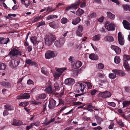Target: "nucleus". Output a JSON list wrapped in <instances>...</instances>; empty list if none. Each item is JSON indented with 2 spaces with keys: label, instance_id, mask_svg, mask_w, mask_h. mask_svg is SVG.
I'll use <instances>...</instances> for the list:
<instances>
[{
  "label": "nucleus",
  "instance_id": "obj_32",
  "mask_svg": "<svg viewBox=\"0 0 130 130\" xmlns=\"http://www.w3.org/2000/svg\"><path fill=\"white\" fill-rule=\"evenodd\" d=\"M58 18V16L55 15H48L47 17L46 20H49L53 19H56Z\"/></svg>",
  "mask_w": 130,
  "mask_h": 130
},
{
  "label": "nucleus",
  "instance_id": "obj_15",
  "mask_svg": "<svg viewBox=\"0 0 130 130\" xmlns=\"http://www.w3.org/2000/svg\"><path fill=\"white\" fill-rule=\"evenodd\" d=\"M83 30V28L82 26L80 25H79L77 30L76 31V33L77 35L80 37H82V32Z\"/></svg>",
  "mask_w": 130,
  "mask_h": 130
},
{
  "label": "nucleus",
  "instance_id": "obj_28",
  "mask_svg": "<svg viewBox=\"0 0 130 130\" xmlns=\"http://www.w3.org/2000/svg\"><path fill=\"white\" fill-rule=\"evenodd\" d=\"M107 14L108 17L111 19H113L115 18V15L110 12H108L107 13Z\"/></svg>",
  "mask_w": 130,
  "mask_h": 130
},
{
  "label": "nucleus",
  "instance_id": "obj_4",
  "mask_svg": "<svg viewBox=\"0 0 130 130\" xmlns=\"http://www.w3.org/2000/svg\"><path fill=\"white\" fill-rule=\"evenodd\" d=\"M20 60H12L9 63V65L12 69L16 68L19 64Z\"/></svg>",
  "mask_w": 130,
  "mask_h": 130
},
{
  "label": "nucleus",
  "instance_id": "obj_58",
  "mask_svg": "<svg viewBox=\"0 0 130 130\" xmlns=\"http://www.w3.org/2000/svg\"><path fill=\"white\" fill-rule=\"evenodd\" d=\"M114 126V124L113 122H111L110 123V125L108 126V128L110 129H112Z\"/></svg>",
  "mask_w": 130,
  "mask_h": 130
},
{
  "label": "nucleus",
  "instance_id": "obj_40",
  "mask_svg": "<svg viewBox=\"0 0 130 130\" xmlns=\"http://www.w3.org/2000/svg\"><path fill=\"white\" fill-rule=\"evenodd\" d=\"M119 43L121 45H123L124 43V39L122 38L118 39Z\"/></svg>",
  "mask_w": 130,
  "mask_h": 130
},
{
  "label": "nucleus",
  "instance_id": "obj_13",
  "mask_svg": "<svg viewBox=\"0 0 130 130\" xmlns=\"http://www.w3.org/2000/svg\"><path fill=\"white\" fill-rule=\"evenodd\" d=\"M11 124L14 126H20L23 124V123L20 120H17L16 119H13Z\"/></svg>",
  "mask_w": 130,
  "mask_h": 130
},
{
  "label": "nucleus",
  "instance_id": "obj_16",
  "mask_svg": "<svg viewBox=\"0 0 130 130\" xmlns=\"http://www.w3.org/2000/svg\"><path fill=\"white\" fill-rule=\"evenodd\" d=\"M111 48L117 54H119L121 53V49L119 47L114 45H112L111 46Z\"/></svg>",
  "mask_w": 130,
  "mask_h": 130
},
{
  "label": "nucleus",
  "instance_id": "obj_62",
  "mask_svg": "<svg viewBox=\"0 0 130 130\" xmlns=\"http://www.w3.org/2000/svg\"><path fill=\"white\" fill-rule=\"evenodd\" d=\"M27 83L29 85L30 84H34L33 82L30 79L28 80Z\"/></svg>",
  "mask_w": 130,
  "mask_h": 130
},
{
  "label": "nucleus",
  "instance_id": "obj_47",
  "mask_svg": "<svg viewBox=\"0 0 130 130\" xmlns=\"http://www.w3.org/2000/svg\"><path fill=\"white\" fill-rule=\"evenodd\" d=\"M117 123L120 127H123L124 126L123 122L121 120L117 121Z\"/></svg>",
  "mask_w": 130,
  "mask_h": 130
},
{
  "label": "nucleus",
  "instance_id": "obj_45",
  "mask_svg": "<svg viewBox=\"0 0 130 130\" xmlns=\"http://www.w3.org/2000/svg\"><path fill=\"white\" fill-rule=\"evenodd\" d=\"M45 24V22L44 21H41L37 24V27H39L41 26L44 25Z\"/></svg>",
  "mask_w": 130,
  "mask_h": 130
},
{
  "label": "nucleus",
  "instance_id": "obj_64",
  "mask_svg": "<svg viewBox=\"0 0 130 130\" xmlns=\"http://www.w3.org/2000/svg\"><path fill=\"white\" fill-rule=\"evenodd\" d=\"M9 114V112L7 110H4L3 112V115L4 116L7 115Z\"/></svg>",
  "mask_w": 130,
  "mask_h": 130
},
{
  "label": "nucleus",
  "instance_id": "obj_7",
  "mask_svg": "<svg viewBox=\"0 0 130 130\" xmlns=\"http://www.w3.org/2000/svg\"><path fill=\"white\" fill-rule=\"evenodd\" d=\"M80 2V0H78L75 3L71 4L70 6L67 7L66 10H69L72 9H77Z\"/></svg>",
  "mask_w": 130,
  "mask_h": 130
},
{
  "label": "nucleus",
  "instance_id": "obj_50",
  "mask_svg": "<svg viewBox=\"0 0 130 130\" xmlns=\"http://www.w3.org/2000/svg\"><path fill=\"white\" fill-rule=\"evenodd\" d=\"M29 103L28 102H21L19 104L20 106H22L23 107H26L27 106Z\"/></svg>",
  "mask_w": 130,
  "mask_h": 130
},
{
  "label": "nucleus",
  "instance_id": "obj_24",
  "mask_svg": "<svg viewBox=\"0 0 130 130\" xmlns=\"http://www.w3.org/2000/svg\"><path fill=\"white\" fill-rule=\"evenodd\" d=\"M89 58L93 60H96L98 59V57L96 55L92 53L89 55Z\"/></svg>",
  "mask_w": 130,
  "mask_h": 130
},
{
  "label": "nucleus",
  "instance_id": "obj_52",
  "mask_svg": "<svg viewBox=\"0 0 130 130\" xmlns=\"http://www.w3.org/2000/svg\"><path fill=\"white\" fill-rule=\"evenodd\" d=\"M67 107L64 106L63 107H62L60 110H58V111L57 112L56 115H58L60 114V113L62 111L64 110Z\"/></svg>",
  "mask_w": 130,
  "mask_h": 130
},
{
  "label": "nucleus",
  "instance_id": "obj_31",
  "mask_svg": "<svg viewBox=\"0 0 130 130\" xmlns=\"http://www.w3.org/2000/svg\"><path fill=\"white\" fill-rule=\"evenodd\" d=\"M122 6L125 11H130V6L127 5H123Z\"/></svg>",
  "mask_w": 130,
  "mask_h": 130
},
{
  "label": "nucleus",
  "instance_id": "obj_55",
  "mask_svg": "<svg viewBox=\"0 0 130 130\" xmlns=\"http://www.w3.org/2000/svg\"><path fill=\"white\" fill-rule=\"evenodd\" d=\"M46 90L50 93H51L52 92V88L51 86H49L48 87L46 88Z\"/></svg>",
  "mask_w": 130,
  "mask_h": 130
},
{
  "label": "nucleus",
  "instance_id": "obj_27",
  "mask_svg": "<svg viewBox=\"0 0 130 130\" xmlns=\"http://www.w3.org/2000/svg\"><path fill=\"white\" fill-rule=\"evenodd\" d=\"M112 73H110L109 75V78L113 79H115L117 77V74L115 72H113L112 70Z\"/></svg>",
  "mask_w": 130,
  "mask_h": 130
},
{
  "label": "nucleus",
  "instance_id": "obj_37",
  "mask_svg": "<svg viewBox=\"0 0 130 130\" xmlns=\"http://www.w3.org/2000/svg\"><path fill=\"white\" fill-rule=\"evenodd\" d=\"M46 97V95L45 94H42L39 95L38 97V100H42L44 99Z\"/></svg>",
  "mask_w": 130,
  "mask_h": 130
},
{
  "label": "nucleus",
  "instance_id": "obj_39",
  "mask_svg": "<svg viewBox=\"0 0 130 130\" xmlns=\"http://www.w3.org/2000/svg\"><path fill=\"white\" fill-rule=\"evenodd\" d=\"M73 72V75L74 76H77L78 73L79 72V71L78 70H72Z\"/></svg>",
  "mask_w": 130,
  "mask_h": 130
},
{
  "label": "nucleus",
  "instance_id": "obj_23",
  "mask_svg": "<svg viewBox=\"0 0 130 130\" xmlns=\"http://www.w3.org/2000/svg\"><path fill=\"white\" fill-rule=\"evenodd\" d=\"M123 63H125L126 62H127L130 60V56L124 54L123 56Z\"/></svg>",
  "mask_w": 130,
  "mask_h": 130
},
{
  "label": "nucleus",
  "instance_id": "obj_26",
  "mask_svg": "<svg viewBox=\"0 0 130 130\" xmlns=\"http://www.w3.org/2000/svg\"><path fill=\"white\" fill-rule=\"evenodd\" d=\"M80 20L81 19L80 18L77 17L73 20L72 23L74 25H75L78 24L80 22Z\"/></svg>",
  "mask_w": 130,
  "mask_h": 130
},
{
  "label": "nucleus",
  "instance_id": "obj_36",
  "mask_svg": "<svg viewBox=\"0 0 130 130\" xmlns=\"http://www.w3.org/2000/svg\"><path fill=\"white\" fill-rule=\"evenodd\" d=\"M123 107H126L130 104V101H124L122 103Z\"/></svg>",
  "mask_w": 130,
  "mask_h": 130
},
{
  "label": "nucleus",
  "instance_id": "obj_29",
  "mask_svg": "<svg viewBox=\"0 0 130 130\" xmlns=\"http://www.w3.org/2000/svg\"><path fill=\"white\" fill-rule=\"evenodd\" d=\"M4 107L6 109H8L9 110H13L14 109L13 107L8 104H6L5 105Z\"/></svg>",
  "mask_w": 130,
  "mask_h": 130
},
{
  "label": "nucleus",
  "instance_id": "obj_18",
  "mask_svg": "<svg viewBox=\"0 0 130 130\" xmlns=\"http://www.w3.org/2000/svg\"><path fill=\"white\" fill-rule=\"evenodd\" d=\"M122 23L124 28L129 30H130V24L125 20H123Z\"/></svg>",
  "mask_w": 130,
  "mask_h": 130
},
{
  "label": "nucleus",
  "instance_id": "obj_51",
  "mask_svg": "<svg viewBox=\"0 0 130 130\" xmlns=\"http://www.w3.org/2000/svg\"><path fill=\"white\" fill-rule=\"evenodd\" d=\"M95 119L98 121V123L101 124V122L103 121L102 119L99 117L97 116L95 117Z\"/></svg>",
  "mask_w": 130,
  "mask_h": 130
},
{
  "label": "nucleus",
  "instance_id": "obj_43",
  "mask_svg": "<svg viewBox=\"0 0 130 130\" xmlns=\"http://www.w3.org/2000/svg\"><path fill=\"white\" fill-rule=\"evenodd\" d=\"M31 124V125H32V126H33L34 125H35L37 127H38L40 125V122L39 121H37L36 122H34Z\"/></svg>",
  "mask_w": 130,
  "mask_h": 130
},
{
  "label": "nucleus",
  "instance_id": "obj_8",
  "mask_svg": "<svg viewBox=\"0 0 130 130\" xmlns=\"http://www.w3.org/2000/svg\"><path fill=\"white\" fill-rule=\"evenodd\" d=\"M86 85L85 84L82 83H81L76 89L75 91V92L76 93H79L80 92V90L82 92H83L84 91V90L86 88Z\"/></svg>",
  "mask_w": 130,
  "mask_h": 130
},
{
  "label": "nucleus",
  "instance_id": "obj_63",
  "mask_svg": "<svg viewBox=\"0 0 130 130\" xmlns=\"http://www.w3.org/2000/svg\"><path fill=\"white\" fill-rule=\"evenodd\" d=\"M96 91V90L95 89H94L93 90L91 91L90 93L91 95L92 96L95 95Z\"/></svg>",
  "mask_w": 130,
  "mask_h": 130
},
{
  "label": "nucleus",
  "instance_id": "obj_54",
  "mask_svg": "<svg viewBox=\"0 0 130 130\" xmlns=\"http://www.w3.org/2000/svg\"><path fill=\"white\" fill-rule=\"evenodd\" d=\"M104 67V64L101 63H100L98 64V68L100 69H103Z\"/></svg>",
  "mask_w": 130,
  "mask_h": 130
},
{
  "label": "nucleus",
  "instance_id": "obj_57",
  "mask_svg": "<svg viewBox=\"0 0 130 130\" xmlns=\"http://www.w3.org/2000/svg\"><path fill=\"white\" fill-rule=\"evenodd\" d=\"M96 16V14L94 12H93L90 15H89V17L90 18H93Z\"/></svg>",
  "mask_w": 130,
  "mask_h": 130
},
{
  "label": "nucleus",
  "instance_id": "obj_30",
  "mask_svg": "<svg viewBox=\"0 0 130 130\" xmlns=\"http://www.w3.org/2000/svg\"><path fill=\"white\" fill-rule=\"evenodd\" d=\"M37 37H30V39L31 41L32 42L34 45L36 44L37 42Z\"/></svg>",
  "mask_w": 130,
  "mask_h": 130
},
{
  "label": "nucleus",
  "instance_id": "obj_53",
  "mask_svg": "<svg viewBox=\"0 0 130 130\" xmlns=\"http://www.w3.org/2000/svg\"><path fill=\"white\" fill-rule=\"evenodd\" d=\"M107 104L108 105H109L110 106H111L112 107H115L116 106V104L113 102H107Z\"/></svg>",
  "mask_w": 130,
  "mask_h": 130
},
{
  "label": "nucleus",
  "instance_id": "obj_46",
  "mask_svg": "<svg viewBox=\"0 0 130 130\" xmlns=\"http://www.w3.org/2000/svg\"><path fill=\"white\" fill-rule=\"evenodd\" d=\"M53 8L50 7V6H48V7L47 8V9H46V11H48V12H51L54 11H55L56 10V8H54L53 9H52Z\"/></svg>",
  "mask_w": 130,
  "mask_h": 130
},
{
  "label": "nucleus",
  "instance_id": "obj_1",
  "mask_svg": "<svg viewBox=\"0 0 130 130\" xmlns=\"http://www.w3.org/2000/svg\"><path fill=\"white\" fill-rule=\"evenodd\" d=\"M56 39L55 36L52 33H50L47 36V38L45 40V43L47 45H50L52 44Z\"/></svg>",
  "mask_w": 130,
  "mask_h": 130
},
{
  "label": "nucleus",
  "instance_id": "obj_41",
  "mask_svg": "<svg viewBox=\"0 0 130 130\" xmlns=\"http://www.w3.org/2000/svg\"><path fill=\"white\" fill-rule=\"evenodd\" d=\"M101 36L100 35H96L93 37V39L94 40H98L100 39Z\"/></svg>",
  "mask_w": 130,
  "mask_h": 130
},
{
  "label": "nucleus",
  "instance_id": "obj_60",
  "mask_svg": "<svg viewBox=\"0 0 130 130\" xmlns=\"http://www.w3.org/2000/svg\"><path fill=\"white\" fill-rule=\"evenodd\" d=\"M124 89L126 92H129L130 91V87L125 86L124 87Z\"/></svg>",
  "mask_w": 130,
  "mask_h": 130
},
{
  "label": "nucleus",
  "instance_id": "obj_17",
  "mask_svg": "<svg viewBox=\"0 0 130 130\" xmlns=\"http://www.w3.org/2000/svg\"><path fill=\"white\" fill-rule=\"evenodd\" d=\"M112 71L113 72H115L117 75H119L120 76H122L125 75V72L122 71L117 69H113Z\"/></svg>",
  "mask_w": 130,
  "mask_h": 130
},
{
  "label": "nucleus",
  "instance_id": "obj_10",
  "mask_svg": "<svg viewBox=\"0 0 130 130\" xmlns=\"http://www.w3.org/2000/svg\"><path fill=\"white\" fill-rule=\"evenodd\" d=\"M74 83V79L71 78H67L64 81V83L66 85L70 86H72Z\"/></svg>",
  "mask_w": 130,
  "mask_h": 130
},
{
  "label": "nucleus",
  "instance_id": "obj_35",
  "mask_svg": "<svg viewBox=\"0 0 130 130\" xmlns=\"http://www.w3.org/2000/svg\"><path fill=\"white\" fill-rule=\"evenodd\" d=\"M84 12V11L82 9H79L76 11V14L77 15L79 16L82 15Z\"/></svg>",
  "mask_w": 130,
  "mask_h": 130
},
{
  "label": "nucleus",
  "instance_id": "obj_49",
  "mask_svg": "<svg viewBox=\"0 0 130 130\" xmlns=\"http://www.w3.org/2000/svg\"><path fill=\"white\" fill-rule=\"evenodd\" d=\"M104 74L99 73H97L96 76L99 78H104Z\"/></svg>",
  "mask_w": 130,
  "mask_h": 130
},
{
  "label": "nucleus",
  "instance_id": "obj_61",
  "mask_svg": "<svg viewBox=\"0 0 130 130\" xmlns=\"http://www.w3.org/2000/svg\"><path fill=\"white\" fill-rule=\"evenodd\" d=\"M31 60L30 59H26L25 60V63L29 65H30Z\"/></svg>",
  "mask_w": 130,
  "mask_h": 130
},
{
  "label": "nucleus",
  "instance_id": "obj_5",
  "mask_svg": "<svg viewBox=\"0 0 130 130\" xmlns=\"http://www.w3.org/2000/svg\"><path fill=\"white\" fill-rule=\"evenodd\" d=\"M65 41L64 38H61L57 41H55L54 44L57 47H60L63 45Z\"/></svg>",
  "mask_w": 130,
  "mask_h": 130
},
{
  "label": "nucleus",
  "instance_id": "obj_9",
  "mask_svg": "<svg viewBox=\"0 0 130 130\" xmlns=\"http://www.w3.org/2000/svg\"><path fill=\"white\" fill-rule=\"evenodd\" d=\"M19 54L20 56L21 55V54L20 51L15 48H13L9 52L8 55H12V56H14Z\"/></svg>",
  "mask_w": 130,
  "mask_h": 130
},
{
  "label": "nucleus",
  "instance_id": "obj_34",
  "mask_svg": "<svg viewBox=\"0 0 130 130\" xmlns=\"http://www.w3.org/2000/svg\"><path fill=\"white\" fill-rule=\"evenodd\" d=\"M115 62L117 63L118 64L120 62V57L118 56H116L114 58Z\"/></svg>",
  "mask_w": 130,
  "mask_h": 130
},
{
  "label": "nucleus",
  "instance_id": "obj_42",
  "mask_svg": "<svg viewBox=\"0 0 130 130\" xmlns=\"http://www.w3.org/2000/svg\"><path fill=\"white\" fill-rule=\"evenodd\" d=\"M68 21V20L67 18L63 17L61 20L60 21L62 24H65Z\"/></svg>",
  "mask_w": 130,
  "mask_h": 130
},
{
  "label": "nucleus",
  "instance_id": "obj_19",
  "mask_svg": "<svg viewBox=\"0 0 130 130\" xmlns=\"http://www.w3.org/2000/svg\"><path fill=\"white\" fill-rule=\"evenodd\" d=\"M49 25L51 27L54 29H57L58 27V23L52 22L49 23Z\"/></svg>",
  "mask_w": 130,
  "mask_h": 130
},
{
  "label": "nucleus",
  "instance_id": "obj_22",
  "mask_svg": "<svg viewBox=\"0 0 130 130\" xmlns=\"http://www.w3.org/2000/svg\"><path fill=\"white\" fill-rule=\"evenodd\" d=\"M1 84L6 88H9L11 87V84L8 82L3 81L1 83Z\"/></svg>",
  "mask_w": 130,
  "mask_h": 130
},
{
  "label": "nucleus",
  "instance_id": "obj_59",
  "mask_svg": "<svg viewBox=\"0 0 130 130\" xmlns=\"http://www.w3.org/2000/svg\"><path fill=\"white\" fill-rule=\"evenodd\" d=\"M127 109L129 110H127V111H129L127 113V114L126 116V117L127 119L130 120V110L129 109L127 108Z\"/></svg>",
  "mask_w": 130,
  "mask_h": 130
},
{
  "label": "nucleus",
  "instance_id": "obj_33",
  "mask_svg": "<svg viewBox=\"0 0 130 130\" xmlns=\"http://www.w3.org/2000/svg\"><path fill=\"white\" fill-rule=\"evenodd\" d=\"M125 63H123V66L125 68V70L127 71H128L130 70V68L129 66V65L128 62H126Z\"/></svg>",
  "mask_w": 130,
  "mask_h": 130
},
{
  "label": "nucleus",
  "instance_id": "obj_44",
  "mask_svg": "<svg viewBox=\"0 0 130 130\" xmlns=\"http://www.w3.org/2000/svg\"><path fill=\"white\" fill-rule=\"evenodd\" d=\"M85 85H86H86L88 87V88L89 89H90L92 87V85L91 84V83L90 82H85Z\"/></svg>",
  "mask_w": 130,
  "mask_h": 130
},
{
  "label": "nucleus",
  "instance_id": "obj_20",
  "mask_svg": "<svg viewBox=\"0 0 130 130\" xmlns=\"http://www.w3.org/2000/svg\"><path fill=\"white\" fill-rule=\"evenodd\" d=\"M105 28L109 31L114 30L115 29V26L114 24H110L107 25H106Z\"/></svg>",
  "mask_w": 130,
  "mask_h": 130
},
{
  "label": "nucleus",
  "instance_id": "obj_6",
  "mask_svg": "<svg viewBox=\"0 0 130 130\" xmlns=\"http://www.w3.org/2000/svg\"><path fill=\"white\" fill-rule=\"evenodd\" d=\"M99 95L100 97L104 99L110 97L111 95L109 92L107 91L100 92L99 93Z\"/></svg>",
  "mask_w": 130,
  "mask_h": 130
},
{
  "label": "nucleus",
  "instance_id": "obj_48",
  "mask_svg": "<svg viewBox=\"0 0 130 130\" xmlns=\"http://www.w3.org/2000/svg\"><path fill=\"white\" fill-rule=\"evenodd\" d=\"M54 87L56 91H58L60 89L59 85L57 83H55L54 84Z\"/></svg>",
  "mask_w": 130,
  "mask_h": 130
},
{
  "label": "nucleus",
  "instance_id": "obj_11",
  "mask_svg": "<svg viewBox=\"0 0 130 130\" xmlns=\"http://www.w3.org/2000/svg\"><path fill=\"white\" fill-rule=\"evenodd\" d=\"M72 66V67L74 69H77L80 68L82 66V63L80 61H77L75 62H71Z\"/></svg>",
  "mask_w": 130,
  "mask_h": 130
},
{
  "label": "nucleus",
  "instance_id": "obj_38",
  "mask_svg": "<svg viewBox=\"0 0 130 130\" xmlns=\"http://www.w3.org/2000/svg\"><path fill=\"white\" fill-rule=\"evenodd\" d=\"M6 67V66L5 63H0V70H4Z\"/></svg>",
  "mask_w": 130,
  "mask_h": 130
},
{
  "label": "nucleus",
  "instance_id": "obj_56",
  "mask_svg": "<svg viewBox=\"0 0 130 130\" xmlns=\"http://www.w3.org/2000/svg\"><path fill=\"white\" fill-rule=\"evenodd\" d=\"M41 72L44 74H46V69L45 67H43L41 69Z\"/></svg>",
  "mask_w": 130,
  "mask_h": 130
},
{
  "label": "nucleus",
  "instance_id": "obj_25",
  "mask_svg": "<svg viewBox=\"0 0 130 130\" xmlns=\"http://www.w3.org/2000/svg\"><path fill=\"white\" fill-rule=\"evenodd\" d=\"M105 39L106 41L111 42L114 41L113 38L111 36H106L105 37Z\"/></svg>",
  "mask_w": 130,
  "mask_h": 130
},
{
  "label": "nucleus",
  "instance_id": "obj_21",
  "mask_svg": "<svg viewBox=\"0 0 130 130\" xmlns=\"http://www.w3.org/2000/svg\"><path fill=\"white\" fill-rule=\"evenodd\" d=\"M9 41V38L6 39L3 37H0V44H6Z\"/></svg>",
  "mask_w": 130,
  "mask_h": 130
},
{
  "label": "nucleus",
  "instance_id": "obj_12",
  "mask_svg": "<svg viewBox=\"0 0 130 130\" xmlns=\"http://www.w3.org/2000/svg\"><path fill=\"white\" fill-rule=\"evenodd\" d=\"M56 102L53 99H51L49 101L48 107L51 109H53L56 106Z\"/></svg>",
  "mask_w": 130,
  "mask_h": 130
},
{
  "label": "nucleus",
  "instance_id": "obj_3",
  "mask_svg": "<svg viewBox=\"0 0 130 130\" xmlns=\"http://www.w3.org/2000/svg\"><path fill=\"white\" fill-rule=\"evenodd\" d=\"M57 54V53L56 51H48L46 52L45 57L47 59L52 58L55 57Z\"/></svg>",
  "mask_w": 130,
  "mask_h": 130
},
{
  "label": "nucleus",
  "instance_id": "obj_14",
  "mask_svg": "<svg viewBox=\"0 0 130 130\" xmlns=\"http://www.w3.org/2000/svg\"><path fill=\"white\" fill-rule=\"evenodd\" d=\"M30 97V95L29 93H25L24 94L21 95L17 97L18 99H28Z\"/></svg>",
  "mask_w": 130,
  "mask_h": 130
},
{
  "label": "nucleus",
  "instance_id": "obj_2",
  "mask_svg": "<svg viewBox=\"0 0 130 130\" xmlns=\"http://www.w3.org/2000/svg\"><path fill=\"white\" fill-rule=\"evenodd\" d=\"M55 69L56 71L54 74L53 75L56 79L58 78L64 71L67 69L65 67L61 68H56Z\"/></svg>",
  "mask_w": 130,
  "mask_h": 130
}]
</instances>
